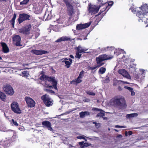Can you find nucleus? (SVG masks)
<instances>
[{
	"mask_svg": "<svg viewBox=\"0 0 148 148\" xmlns=\"http://www.w3.org/2000/svg\"><path fill=\"white\" fill-rule=\"evenodd\" d=\"M91 24V23L90 22L89 23H86L83 24L84 28L85 29L86 28L88 27Z\"/></svg>",
	"mask_w": 148,
	"mask_h": 148,
	"instance_id": "36",
	"label": "nucleus"
},
{
	"mask_svg": "<svg viewBox=\"0 0 148 148\" xmlns=\"http://www.w3.org/2000/svg\"><path fill=\"white\" fill-rule=\"evenodd\" d=\"M128 90H129L130 92H131L133 90V89L132 88L130 87V89H128Z\"/></svg>",
	"mask_w": 148,
	"mask_h": 148,
	"instance_id": "60",
	"label": "nucleus"
},
{
	"mask_svg": "<svg viewBox=\"0 0 148 148\" xmlns=\"http://www.w3.org/2000/svg\"><path fill=\"white\" fill-rule=\"evenodd\" d=\"M42 124L43 127H46L50 130H52L51 123L49 121H44L42 122Z\"/></svg>",
	"mask_w": 148,
	"mask_h": 148,
	"instance_id": "17",
	"label": "nucleus"
},
{
	"mask_svg": "<svg viewBox=\"0 0 148 148\" xmlns=\"http://www.w3.org/2000/svg\"><path fill=\"white\" fill-rule=\"evenodd\" d=\"M118 137L121 138L122 137V136L121 135H119L117 136Z\"/></svg>",
	"mask_w": 148,
	"mask_h": 148,
	"instance_id": "64",
	"label": "nucleus"
},
{
	"mask_svg": "<svg viewBox=\"0 0 148 148\" xmlns=\"http://www.w3.org/2000/svg\"><path fill=\"white\" fill-rule=\"evenodd\" d=\"M46 91L47 92H48L51 93H53L54 94L55 93V92L54 91L52 90L48 89H46Z\"/></svg>",
	"mask_w": 148,
	"mask_h": 148,
	"instance_id": "45",
	"label": "nucleus"
},
{
	"mask_svg": "<svg viewBox=\"0 0 148 148\" xmlns=\"http://www.w3.org/2000/svg\"><path fill=\"white\" fill-rule=\"evenodd\" d=\"M9 71V69L8 68L7 69H5V70H3V72H6V71L8 72Z\"/></svg>",
	"mask_w": 148,
	"mask_h": 148,
	"instance_id": "59",
	"label": "nucleus"
},
{
	"mask_svg": "<svg viewBox=\"0 0 148 148\" xmlns=\"http://www.w3.org/2000/svg\"><path fill=\"white\" fill-rule=\"evenodd\" d=\"M76 29L78 30H80L84 29L83 24H77L76 26Z\"/></svg>",
	"mask_w": 148,
	"mask_h": 148,
	"instance_id": "28",
	"label": "nucleus"
},
{
	"mask_svg": "<svg viewBox=\"0 0 148 148\" xmlns=\"http://www.w3.org/2000/svg\"><path fill=\"white\" fill-rule=\"evenodd\" d=\"M72 40L69 38H68L67 36H63L60 38L56 41L57 42H61L62 41H71Z\"/></svg>",
	"mask_w": 148,
	"mask_h": 148,
	"instance_id": "20",
	"label": "nucleus"
},
{
	"mask_svg": "<svg viewBox=\"0 0 148 148\" xmlns=\"http://www.w3.org/2000/svg\"><path fill=\"white\" fill-rule=\"evenodd\" d=\"M87 94L88 95H92V96H94L95 95L94 93L93 92H92L90 91H88V92H87Z\"/></svg>",
	"mask_w": 148,
	"mask_h": 148,
	"instance_id": "46",
	"label": "nucleus"
},
{
	"mask_svg": "<svg viewBox=\"0 0 148 148\" xmlns=\"http://www.w3.org/2000/svg\"><path fill=\"white\" fill-rule=\"evenodd\" d=\"M47 76L44 74H42V75L40 77L39 79L42 81H44L46 82V79Z\"/></svg>",
	"mask_w": 148,
	"mask_h": 148,
	"instance_id": "27",
	"label": "nucleus"
},
{
	"mask_svg": "<svg viewBox=\"0 0 148 148\" xmlns=\"http://www.w3.org/2000/svg\"><path fill=\"white\" fill-rule=\"evenodd\" d=\"M116 128H125V126H121L119 125H116L115 126Z\"/></svg>",
	"mask_w": 148,
	"mask_h": 148,
	"instance_id": "48",
	"label": "nucleus"
},
{
	"mask_svg": "<svg viewBox=\"0 0 148 148\" xmlns=\"http://www.w3.org/2000/svg\"><path fill=\"white\" fill-rule=\"evenodd\" d=\"M51 14H49L46 18L47 20H50L51 19Z\"/></svg>",
	"mask_w": 148,
	"mask_h": 148,
	"instance_id": "49",
	"label": "nucleus"
},
{
	"mask_svg": "<svg viewBox=\"0 0 148 148\" xmlns=\"http://www.w3.org/2000/svg\"><path fill=\"white\" fill-rule=\"evenodd\" d=\"M30 16L26 14L23 13L19 14V17L18 18V22L19 24L22 23L23 21L29 20Z\"/></svg>",
	"mask_w": 148,
	"mask_h": 148,
	"instance_id": "11",
	"label": "nucleus"
},
{
	"mask_svg": "<svg viewBox=\"0 0 148 148\" xmlns=\"http://www.w3.org/2000/svg\"><path fill=\"white\" fill-rule=\"evenodd\" d=\"M131 95L132 96L134 95H135V92L133 91V90L131 91Z\"/></svg>",
	"mask_w": 148,
	"mask_h": 148,
	"instance_id": "52",
	"label": "nucleus"
},
{
	"mask_svg": "<svg viewBox=\"0 0 148 148\" xmlns=\"http://www.w3.org/2000/svg\"><path fill=\"white\" fill-rule=\"evenodd\" d=\"M68 59L69 61V62H70V63H71H71H72V60L71 58H69Z\"/></svg>",
	"mask_w": 148,
	"mask_h": 148,
	"instance_id": "57",
	"label": "nucleus"
},
{
	"mask_svg": "<svg viewBox=\"0 0 148 148\" xmlns=\"http://www.w3.org/2000/svg\"><path fill=\"white\" fill-rule=\"evenodd\" d=\"M16 138V133H14L13 134V136L11 138L10 141L11 142H13L15 141Z\"/></svg>",
	"mask_w": 148,
	"mask_h": 148,
	"instance_id": "29",
	"label": "nucleus"
},
{
	"mask_svg": "<svg viewBox=\"0 0 148 148\" xmlns=\"http://www.w3.org/2000/svg\"><path fill=\"white\" fill-rule=\"evenodd\" d=\"M110 104L114 107H124L126 105L125 100L122 96H116L112 98L110 100Z\"/></svg>",
	"mask_w": 148,
	"mask_h": 148,
	"instance_id": "3",
	"label": "nucleus"
},
{
	"mask_svg": "<svg viewBox=\"0 0 148 148\" xmlns=\"http://www.w3.org/2000/svg\"><path fill=\"white\" fill-rule=\"evenodd\" d=\"M13 43L16 46H21V38L18 35H16L12 38Z\"/></svg>",
	"mask_w": 148,
	"mask_h": 148,
	"instance_id": "12",
	"label": "nucleus"
},
{
	"mask_svg": "<svg viewBox=\"0 0 148 148\" xmlns=\"http://www.w3.org/2000/svg\"><path fill=\"white\" fill-rule=\"evenodd\" d=\"M113 3L114 2L112 1L107 2L105 0H98L97 4L100 8L102 6H106L108 8H110Z\"/></svg>",
	"mask_w": 148,
	"mask_h": 148,
	"instance_id": "7",
	"label": "nucleus"
},
{
	"mask_svg": "<svg viewBox=\"0 0 148 148\" xmlns=\"http://www.w3.org/2000/svg\"><path fill=\"white\" fill-rule=\"evenodd\" d=\"M106 70V68L102 67L99 69L98 73L100 74H102L105 73Z\"/></svg>",
	"mask_w": 148,
	"mask_h": 148,
	"instance_id": "25",
	"label": "nucleus"
},
{
	"mask_svg": "<svg viewBox=\"0 0 148 148\" xmlns=\"http://www.w3.org/2000/svg\"><path fill=\"white\" fill-rule=\"evenodd\" d=\"M1 45L2 47V50L4 53H7L9 52V48L7 45L5 43H1Z\"/></svg>",
	"mask_w": 148,
	"mask_h": 148,
	"instance_id": "19",
	"label": "nucleus"
},
{
	"mask_svg": "<svg viewBox=\"0 0 148 148\" xmlns=\"http://www.w3.org/2000/svg\"><path fill=\"white\" fill-rule=\"evenodd\" d=\"M31 27L32 26L30 24L27 25L20 29L19 32L25 35H28L30 34Z\"/></svg>",
	"mask_w": 148,
	"mask_h": 148,
	"instance_id": "8",
	"label": "nucleus"
},
{
	"mask_svg": "<svg viewBox=\"0 0 148 148\" xmlns=\"http://www.w3.org/2000/svg\"><path fill=\"white\" fill-rule=\"evenodd\" d=\"M140 8L141 11H138L136 13V15L139 18V21H142L147 24L146 27L148 26V5L147 4H143Z\"/></svg>",
	"mask_w": 148,
	"mask_h": 148,
	"instance_id": "1",
	"label": "nucleus"
},
{
	"mask_svg": "<svg viewBox=\"0 0 148 148\" xmlns=\"http://www.w3.org/2000/svg\"><path fill=\"white\" fill-rule=\"evenodd\" d=\"M119 73L122 75L123 76L125 77L126 78L131 79V77L128 73V72L126 71L125 69H121L120 70L118 71Z\"/></svg>",
	"mask_w": 148,
	"mask_h": 148,
	"instance_id": "15",
	"label": "nucleus"
},
{
	"mask_svg": "<svg viewBox=\"0 0 148 148\" xmlns=\"http://www.w3.org/2000/svg\"><path fill=\"white\" fill-rule=\"evenodd\" d=\"M63 62H64L65 64H66L65 66H66L67 68H69L71 65V64L69 61H68L67 60H64L62 61Z\"/></svg>",
	"mask_w": 148,
	"mask_h": 148,
	"instance_id": "26",
	"label": "nucleus"
},
{
	"mask_svg": "<svg viewBox=\"0 0 148 148\" xmlns=\"http://www.w3.org/2000/svg\"><path fill=\"white\" fill-rule=\"evenodd\" d=\"M25 100L28 108H32L35 106V101L30 97L26 96L25 98Z\"/></svg>",
	"mask_w": 148,
	"mask_h": 148,
	"instance_id": "9",
	"label": "nucleus"
},
{
	"mask_svg": "<svg viewBox=\"0 0 148 148\" xmlns=\"http://www.w3.org/2000/svg\"><path fill=\"white\" fill-rule=\"evenodd\" d=\"M63 0L65 4L67 13L68 15L70 16L69 18L70 19L74 12L73 5L74 4H75V3L74 1L72 0Z\"/></svg>",
	"mask_w": 148,
	"mask_h": 148,
	"instance_id": "4",
	"label": "nucleus"
},
{
	"mask_svg": "<svg viewBox=\"0 0 148 148\" xmlns=\"http://www.w3.org/2000/svg\"><path fill=\"white\" fill-rule=\"evenodd\" d=\"M132 133H133L132 131H129L128 132V135L129 136H130V135H131L132 134Z\"/></svg>",
	"mask_w": 148,
	"mask_h": 148,
	"instance_id": "53",
	"label": "nucleus"
},
{
	"mask_svg": "<svg viewBox=\"0 0 148 148\" xmlns=\"http://www.w3.org/2000/svg\"><path fill=\"white\" fill-rule=\"evenodd\" d=\"M11 107L12 110L14 113L17 114H20L22 113L21 110L17 102H13L11 104Z\"/></svg>",
	"mask_w": 148,
	"mask_h": 148,
	"instance_id": "6",
	"label": "nucleus"
},
{
	"mask_svg": "<svg viewBox=\"0 0 148 148\" xmlns=\"http://www.w3.org/2000/svg\"><path fill=\"white\" fill-rule=\"evenodd\" d=\"M125 135L126 136H127V132H125Z\"/></svg>",
	"mask_w": 148,
	"mask_h": 148,
	"instance_id": "62",
	"label": "nucleus"
},
{
	"mask_svg": "<svg viewBox=\"0 0 148 148\" xmlns=\"http://www.w3.org/2000/svg\"><path fill=\"white\" fill-rule=\"evenodd\" d=\"M22 73L23 77H28L29 75V72L27 71H23L22 72Z\"/></svg>",
	"mask_w": 148,
	"mask_h": 148,
	"instance_id": "30",
	"label": "nucleus"
},
{
	"mask_svg": "<svg viewBox=\"0 0 148 148\" xmlns=\"http://www.w3.org/2000/svg\"><path fill=\"white\" fill-rule=\"evenodd\" d=\"M103 8L100 10L97 15L96 16H99L101 14V17L102 18L106 14L107 12L110 8H106V6H103Z\"/></svg>",
	"mask_w": 148,
	"mask_h": 148,
	"instance_id": "16",
	"label": "nucleus"
},
{
	"mask_svg": "<svg viewBox=\"0 0 148 148\" xmlns=\"http://www.w3.org/2000/svg\"><path fill=\"white\" fill-rule=\"evenodd\" d=\"M100 8L98 5H92L90 4L88 8V10L89 13L92 14H95L98 11Z\"/></svg>",
	"mask_w": 148,
	"mask_h": 148,
	"instance_id": "10",
	"label": "nucleus"
},
{
	"mask_svg": "<svg viewBox=\"0 0 148 148\" xmlns=\"http://www.w3.org/2000/svg\"><path fill=\"white\" fill-rule=\"evenodd\" d=\"M82 78L80 76H78L77 79H75L74 80H73L71 81L70 84H77L78 83H81L82 82V81L80 79Z\"/></svg>",
	"mask_w": 148,
	"mask_h": 148,
	"instance_id": "21",
	"label": "nucleus"
},
{
	"mask_svg": "<svg viewBox=\"0 0 148 148\" xmlns=\"http://www.w3.org/2000/svg\"><path fill=\"white\" fill-rule=\"evenodd\" d=\"M91 144L88 143H84V144L82 146H81V148H85V147H87L90 145Z\"/></svg>",
	"mask_w": 148,
	"mask_h": 148,
	"instance_id": "40",
	"label": "nucleus"
},
{
	"mask_svg": "<svg viewBox=\"0 0 148 148\" xmlns=\"http://www.w3.org/2000/svg\"><path fill=\"white\" fill-rule=\"evenodd\" d=\"M124 88L128 90L129 89H130V87L129 86H125Z\"/></svg>",
	"mask_w": 148,
	"mask_h": 148,
	"instance_id": "55",
	"label": "nucleus"
},
{
	"mask_svg": "<svg viewBox=\"0 0 148 148\" xmlns=\"http://www.w3.org/2000/svg\"><path fill=\"white\" fill-rule=\"evenodd\" d=\"M5 98V95L2 92L0 91V98L3 101H4Z\"/></svg>",
	"mask_w": 148,
	"mask_h": 148,
	"instance_id": "31",
	"label": "nucleus"
},
{
	"mask_svg": "<svg viewBox=\"0 0 148 148\" xmlns=\"http://www.w3.org/2000/svg\"><path fill=\"white\" fill-rule=\"evenodd\" d=\"M84 71L82 70L81 71L79 75V76H80V77L82 78L84 76Z\"/></svg>",
	"mask_w": 148,
	"mask_h": 148,
	"instance_id": "42",
	"label": "nucleus"
},
{
	"mask_svg": "<svg viewBox=\"0 0 148 148\" xmlns=\"http://www.w3.org/2000/svg\"><path fill=\"white\" fill-rule=\"evenodd\" d=\"M77 139H84L85 138L84 137L82 136H77Z\"/></svg>",
	"mask_w": 148,
	"mask_h": 148,
	"instance_id": "51",
	"label": "nucleus"
},
{
	"mask_svg": "<svg viewBox=\"0 0 148 148\" xmlns=\"http://www.w3.org/2000/svg\"><path fill=\"white\" fill-rule=\"evenodd\" d=\"M41 98L47 106L49 107L53 104V101L51 100V99L47 94L43 95Z\"/></svg>",
	"mask_w": 148,
	"mask_h": 148,
	"instance_id": "5",
	"label": "nucleus"
},
{
	"mask_svg": "<svg viewBox=\"0 0 148 148\" xmlns=\"http://www.w3.org/2000/svg\"><path fill=\"white\" fill-rule=\"evenodd\" d=\"M69 57L71 58H73V59H74V56L72 55H70Z\"/></svg>",
	"mask_w": 148,
	"mask_h": 148,
	"instance_id": "56",
	"label": "nucleus"
},
{
	"mask_svg": "<svg viewBox=\"0 0 148 148\" xmlns=\"http://www.w3.org/2000/svg\"><path fill=\"white\" fill-rule=\"evenodd\" d=\"M121 81L120 80H115L113 81V85L114 86H115L117 85H118L120 83V82Z\"/></svg>",
	"mask_w": 148,
	"mask_h": 148,
	"instance_id": "33",
	"label": "nucleus"
},
{
	"mask_svg": "<svg viewBox=\"0 0 148 148\" xmlns=\"http://www.w3.org/2000/svg\"><path fill=\"white\" fill-rule=\"evenodd\" d=\"M11 124L12 125L18 126V124L16 122L14 121L13 119H12Z\"/></svg>",
	"mask_w": 148,
	"mask_h": 148,
	"instance_id": "39",
	"label": "nucleus"
},
{
	"mask_svg": "<svg viewBox=\"0 0 148 148\" xmlns=\"http://www.w3.org/2000/svg\"><path fill=\"white\" fill-rule=\"evenodd\" d=\"M48 81L50 82H51L52 83L54 84L53 86L55 87L54 89L56 90H58L57 88V82L55 80L54 77H49L47 76L46 79V82Z\"/></svg>",
	"mask_w": 148,
	"mask_h": 148,
	"instance_id": "13",
	"label": "nucleus"
},
{
	"mask_svg": "<svg viewBox=\"0 0 148 148\" xmlns=\"http://www.w3.org/2000/svg\"><path fill=\"white\" fill-rule=\"evenodd\" d=\"M16 17V14L15 13H14L13 15V16L12 20L10 21V22L11 23L12 27H14L15 20Z\"/></svg>",
	"mask_w": 148,
	"mask_h": 148,
	"instance_id": "24",
	"label": "nucleus"
},
{
	"mask_svg": "<svg viewBox=\"0 0 148 148\" xmlns=\"http://www.w3.org/2000/svg\"><path fill=\"white\" fill-rule=\"evenodd\" d=\"M105 116V113L103 112H100L98 113L96 115L97 117H103Z\"/></svg>",
	"mask_w": 148,
	"mask_h": 148,
	"instance_id": "35",
	"label": "nucleus"
},
{
	"mask_svg": "<svg viewBox=\"0 0 148 148\" xmlns=\"http://www.w3.org/2000/svg\"><path fill=\"white\" fill-rule=\"evenodd\" d=\"M112 58V56L106 54L100 55L98 57L96 58V63L97 65L94 67L89 66L88 69L90 70H94L97 67H99L103 65L105 63L102 62L103 61L107 60H110Z\"/></svg>",
	"mask_w": 148,
	"mask_h": 148,
	"instance_id": "2",
	"label": "nucleus"
},
{
	"mask_svg": "<svg viewBox=\"0 0 148 148\" xmlns=\"http://www.w3.org/2000/svg\"><path fill=\"white\" fill-rule=\"evenodd\" d=\"M4 116H5V118L8 119H9V112L8 110L5 112L4 113Z\"/></svg>",
	"mask_w": 148,
	"mask_h": 148,
	"instance_id": "38",
	"label": "nucleus"
},
{
	"mask_svg": "<svg viewBox=\"0 0 148 148\" xmlns=\"http://www.w3.org/2000/svg\"><path fill=\"white\" fill-rule=\"evenodd\" d=\"M84 141H82V142H79V144L82 146L84 144Z\"/></svg>",
	"mask_w": 148,
	"mask_h": 148,
	"instance_id": "50",
	"label": "nucleus"
},
{
	"mask_svg": "<svg viewBox=\"0 0 148 148\" xmlns=\"http://www.w3.org/2000/svg\"><path fill=\"white\" fill-rule=\"evenodd\" d=\"M30 0H23L20 2V5H26L29 2Z\"/></svg>",
	"mask_w": 148,
	"mask_h": 148,
	"instance_id": "34",
	"label": "nucleus"
},
{
	"mask_svg": "<svg viewBox=\"0 0 148 148\" xmlns=\"http://www.w3.org/2000/svg\"><path fill=\"white\" fill-rule=\"evenodd\" d=\"M109 48V47H107L106 48H104V50L106 51L107 49V50L108 49V48Z\"/></svg>",
	"mask_w": 148,
	"mask_h": 148,
	"instance_id": "61",
	"label": "nucleus"
},
{
	"mask_svg": "<svg viewBox=\"0 0 148 148\" xmlns=\"http://www.w3.org/2000/svg\"><path fill=\"white\" fill-rule=\"evenodd\" d=\"M14 92L12 88L10 86V95H12L14 93Z\"/></svg>",
	"mask_w": 148,
	"mask_h": 148,
	"instance_id": "41",
	"label": "nucleus"
},
{
	"mask_svg": "<svg viewBox=\"0 0 148 148\" xmlns=\"http://www.w3.org/2000/svg\"><path fill=\"white\" fill-rule=\"evenodd\" d=\"M110 81V80L109 79V77H107L106 78V79L105 80V82L106 83H109Z\"/></svg>",
	"mask_w": 148,
	"mask_h": 148,
	"instance_id": "47",
	"label": "nucleus"
},
{
	"mask_svg": "<svg viewBox=\"0 0 148 148\" xmlns=\"http://www.w3.org/2000/svg\"><path fill=\"white\" fill-rule=\"evenodd\" d=\"M92 110L94 111H103V110L101 109H99L96 108H93L92 109Z\"/></svg>",
	"mask_w": 148,
	"mask_h": 148,
	"instance_id": "44",
	"label": "nucleus"
},
{
	"mask_svg": "<svg viewBox=\"0 0 148 148\" xmlns=\"http://www.w3.org/2000/svg\"><path fill=\"white\" fill-rule=\"evenodd\" d=\"M80 117L81 118H83L87 116H89L90 113L88 111H82L79 113Z\"/></svg>",
	"mask_w": 148,
	"mask_h": 148,
	"instance_id": "22",
	"label": "nucleus"
},
{
	"mask_svg": "<svg viewBox=\"0 0 148 148\" xmlns=\"http://www.w3.org/2000/svg\"><path fill=\"white\" fill-rule=\"evenodd\" d=\"M3 88L4 92L8 94H9V84L4 85Z\"/></svg>",
	"mask_w": 148,
	"mask_h": 148,
	"instance_id": "23",
	"label": "nucleus"
},
{
	"mask_svg": "<svg viewBox=\"0 0 148 148\" xmlns=\"http://www.w3.org/2000/svg\"><path fill=\"white\" fill-rule=\"evenodd\" d=\"M31 52L33 54L37 55H41L48 53V52L43 50H37L33 49L31 51Z\"/></svg>",
	"mask_w": 148,
	"mask_h": 148,
	"instance_id": "14",
	"label": "nucleus"
},
{
	"mask_svg": "<svg viewBox=\"0 0 148 148\" xmlns=\"http://www.w3.org/2000/svg\"><path fill=\"white\" fill-rule=\"evenodd\" d=\"M118 89L119 91H121L122 90L120 86H118Z\"/></svg>",
	"mask_w": 148,
	"mask_h": 148,
	"instance_id": "58",
	"label": "nucleus"
},
{
	"mask_svg": "<svg viewBox=\"0 0 148 148\" xmlns=\"http://www.w3.org/2000/svg\"><path fill=\"white\" fill-rule=\"evenodd\" d=\"M138 115V114L137 113H132L128 114L126 116L128 118L133 117L134 116H136Z\"/></svg>",
	"mask_w": 148,
	"mask_h": 148,
	"instance_id": "32",
	"label": "nucleus"
},
{
	"mask_svg": "<svg viewBox=\"0 0 148 148\" xmlns=\"http://www.w3.org/2000/svg\"><path fill=\"white\" fill-rule=\"evenodd\" d=\"M75 49L76 50V52H78L80 53H88V52H86V51L87 50V49H83L80 46H79L75 48Z\"/></svg>",
	"mask_w": 148,
	"mask_h": 148,
	"instance_id": "18",
	"label": "nucleus"
},
{
	"mask_svg": "<svg viewBox=\"0 0 148 148\" xmlns=\"http://www.w3.org/2000/svg\"><path fill=\"white\" fill-rule=\"evenodd\" d=\"M82 56V54L80 53L76 52V55L75 56V57L76 58L80 59Z\"/></svg>",
	"mask_w": 148,
	"mask_h": 148,
	"instance_id": "37",
	"label": "nucleus"
},
{
	"mask_svg": "<svg viewBox=\"0 0 148 148\" xmlns=\"http://www.w3.org/2000/svg\"><path fill=\"white\" fill-rule=\"evenodd\" d=\"M92 123L93 124H99V123H97L96 122H93V123Z\"/></svg>",
	"mask_w": 148,
	"mask_h": 148,
	"instance_id": "63",
	"label": "nucleus"
},
{
	"mask_svg": "<svg viewBox=\"0 0 148 148\" xmlns=\"http://www.w3.org/2000/svg\"><path fill=\"white\" fill-rule=\"evenodd\" d=\"M52 84L53 85L52 86H49V88H54L55 87H54V86H53L54 85V84H53V83H52Z\"/></svg>",
	"mask_w": 148,
	"mask_h": 148,
	"instance_id": "54",
	"label": "nucleus"
},
{
	"mask_svg": "<svg viewBox=\"0 0 148 148\" xmlns=\"http://www.w3.org/2000/svg\"><path fill=\"white\" fill-rule=\"evenodd\" d=\"M130 10H131V11L134 13H135L136 12V9L134 8L133 7H131L130 9Z\"/></svg>",
	"mask_w": 148,
	"mask_h": 148,
	"instance_id": "43",
	"label": "nucleus"
}]
</instances>
